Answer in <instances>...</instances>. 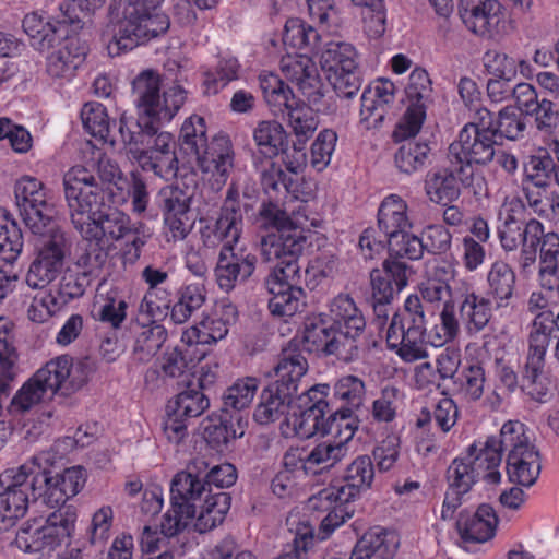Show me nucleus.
<instances>
[{
    "instance_id": "f257e3e1",
    "label": "nucleus",
    "mask_w": 559,
    "mask_h": 559,
    "mask_svg": "<svg viewBox=\"0 0 559 559\" xmlns=\"http://www.w3.org/2000/svg\"><path fill=\"white\" fill-rule=\"evenodd\" d=\"M87 477V471L83 466L74 465L33 483L34 493L41 497L47 504L60 507L46 518H33L23 523L15 537V545L20 550L27 554H50L71 544L76 527L78 509L66 502L84 489Z\"/></svg>"
},
{
    "instance_id": "f03ea898",
    "label": "nucleus",
    "mask_w": 559,
    "mask_h": 559,
    "mask_svg": "<svg viewBox=\"0 0 559 559\" xmlns=\"http://www.w3.org/2000/svg\"><path fill=\"white\" fill-rule=\"evenodd\" d=\"M63 186L72 223L85 240L105 247L132 231L126 213L103 207L100 190L86 167H71L63 176Z\"/></svg>"
},
{
    "instance_id": "7ed1b4c3",
    "label": "nucleus",
    "mask_w": 559,
    "mask_h": 559,
    "mask_svg": "<svg viewBox=\"0 0 559 559\" xmlns=\"http://www.w3.org/2000/svg\"><path fill=\"white\" fill-rule=\"evenodd\" d=\"M366 319L348 294H338L328 304V312L307 318L302 332L305 349L343 360L357 357Z\"/></svg>"
},
{
    "instance_id": "20e7f679",
    "label": "nucleus",
    "mask_w": 559,
    "mask_h": 559,
    "mask_svg": "<svg viewBox=\"0 0 559 559\" xmlns=\"http://www.w3.org/2000/svg\"><path fill=\"white\" fill-rule=\"evenodd\" d=\"M285 46L299 47L317 57L325 79L334 91L353 97L361 86L359 52L347 41L324 40L317 29L299 19L286 22L283 34Z\"/></svg>"
},
{
    "instance_id": "39448f33",
    "label": "nucleus",
    "mask_w": 559,
    "mask_h": 559,
    "mask_svg": "<svg viewBox=\"0 0 559 559\" xmlns=\"http://www.w3.org/2000/svg\"><path fill=\"white\" fill-rule=\"evenodd\" d=\"M255 223L259 229L267 233L262 237L261 252L270 262L296 260L308 240L311 245L316 240L318 247L326 241L325 236L319 231L324 222L314 216L310 217L304 205L288 215L275 203H263Z\"/></svg>"
},
{
    "instance_id": "423d86ee",
    "label": "nucleus",
    "mask_w": 559,
    "mask_h": 559,
    "mask_svg": "<svg viewBox=\"0 0 559 559\" xmlns=\"http://www.w3.org/2000/svg\"><path fill=\"white\" fill-rule=\"evenodd\" d=\"M164 0H128L121 17L111 21L102 39L110 56H119L167 32L169 17L160 11Z\"/></svg>"
},
{
    "instance_id": "0eeeda50",
    "label": "nucleus",
    "mask_w": 559,
    "mask_h": 559,
    "mask_svg": "<svg viewBox=\"0 0 559 559\" xmlns=\"http://www.w3.org/2000/svg\"><path fill=\"white\" fill-rule=\"evenodd\" d=\"M207 463L195 459L188 465L187 471L177 473L170 486V491L177 498L187 502L192 528L199 533H206L221 525L229 509L231 499L229 493L216 490L200 478L206 472Z\"/></svg>"
},
{
    "instance_id": "6e6552de",
    "label": "nucleus",
    "mask_w": 559,
    "mask_h": 559,
    "mask_svg": "<svg viewBox=\"0 0 559 559\" xmlns=\"http://www.w3.org/2000/svg\"><path fill=\"white\" fill-rule=\"evenodd\" d=\"M156 127L134 123V119L123 112L120 116L119 132L128 147L130 158L144 171L169 180L177 175L178 159L176 142L169 132H157Z\"/></svg>"
},
{
    "instance_id": "1a4fd4ad",
    "label": "nucleus",
    "mask_w": 559,
    "mask_h": 559,
    "mask_svg": "<svg viewBox=\"0 0 559 559\" xmlns=\"http://www.w3.org/2000/svg\"><path fill=\"white\" fill-rule=\"evenodd\" d=\"M501 460L497 438L489 437L484 441H475L449 466L450 487L459 491H468L480 477L488 484H499L502 478L499 469Z\"/></svg>"
},
{
    "instance_id": "9d476101",
    "label": "nucleus",
    "mask_w": 559,
    "mask_h": 559,
    "mask_svg": "<svg viewBox=\"0 0 559 559\" xmlns=\"http://www.w3.org/2000/svg\"><path fill=\"white\" fill-rule=\"evenodd\" d=\"M499 450L508 451L507 475L511 483L533 486L542 469L540 454L524 424L519 420L504 423L498 440Z\"/></svg>"
},
{
    "instance_id": "9b49d317",
    "label": "nucleus",
    "mask_w": 559,
    "mask_h": 559,
    "mask_svg": "<svg viewBox=\"0 0 559 559\" xmlns=\"http://www.w3.org/2000/svg\"><path fill=\"white\" fill-rule=\"evenodd\" d=\"M138 96L140 119L134 123L156 127L169 122L186 100V92L179 85H171L160 94V79L154 71L140 73L133 82Z\"/></svg>"
},
{
    "instance_id": "f8f14e48",
    "label": "nucleus",
    "mask_w": 559,
    "mask_h": 559,
    "mask_svg": "<svg viewBox=\"0 0 559 559\" xmlns=\"http://www.w3.org/2000/svg\"><path fill=\"white\" fill-rule=\"evenodd\" d=\"M426 318L420 298L411 295L404 302L403 312L392 317L386 331V344L405 362L427 357L425 346Z\"/></svg>"
},
{
    "instance_id": "ddd939ff",
    "label": "nucleus",
    "mask_w": 559,
    "mask_h": 559,
    "mask_svg": "<svg viewBox=\"0 0 559 559\" xmlns=\"http://www.w3.org/2000/svg\"><path fill=\"white\" fill-rule=\"evenodd\" d=\"M329 384H317L295 397L281 426L282 435L286 438L308 439L317 433L324 436L330 431V417L324 419L329 407Z\"/></svg>"
},
{
    "instance_id": "4468645a",
    "label": "nucleus",
    "mask_w": 559,
    "mask_h": 559,
    "mask_svg": "<svg viewBox=\"0 0 559 559\" xmlns=\"http://www.w3.org/2000/svg\"><path fill=\"white\" fill-rule=\"evenodd\" d=\"M558 313L552 310L537 312L532 322L523 385L530 395L539 401L548 392V381L544 373L545 355L554 332L558 331Z\"/></svg>"
},
{
    "instance_id": "2eb2a0df",
    "label": "nucleus",
    "mask_w": 559,
    "mask_h": 559,
    "mask_svg": "<svg viewBox=\"0 0 559 559\" xmlns=\"http://www.w3.org/2000/svg\"><path fill=\"white\" fill-rule=\"evenodd\" d=\"M492 117L488 109L476 110L473 121L466 123L450 144L451 160L463 165H486L496 154Z\"/></svg>"
},
{
    "instance_id": "dca6fc26",
    "label": "nucleus",
    "mask_w": 559,
    "mask_h": 559,
    "mask_svg": "<svg viewBox=\"0 0 559 559\" xmlns=\"http://www.w3.org/2000/svg\"><path fill=\"white\" fill-rule=\"evenodd\" d=\"M356 429V419L350 416L348 409L331 415L330 431L325 433L331 438L318 443L306 454L301 452V469L307 475H316L335 466L345 457L346 443L353 439Z\"/></svg>"
},
{
    "instance_id": "f3484780",
    "label": "nucleus",
    "mask_w": 559,
    "mask_h": 559,
    "mask_svg": "<svg viewBox=\"0 0 559 559\" xmlns=\"http://www.w3.org/2000/svg\"><path fill=\"white\" fill-rule=\"evenodd\" d=\"M34 235V258L25 274V283L32 289H44L63 272L66 239L58 226Z\"/></svg>"
},
{
    "instance_id": "a211bd4d",
    "label": "nucleus",
    "mask_w": 559,
    "mask_h": 559,
    "mask_svg": "<svg viewBox=\"0 0 559 559\" xmlns=\"http://www.w3.org/2000/svg\"><path fill=\"white\" fill-rule=\"evenodd\" d=\"M14 198L20 216L32 234L57 227L55 207L48 201L45 185L36 177L23 175L14 182Z\"/></svg>"
},
{
    "instance_id": "6ab92c4d",
    "label": "nucleus",
    "mask_w": 559,
    "mask_h": 559,
    "mask_svg": "<svg viewBox=\"0 0 559 559\" xmlns=\"http://www.w3.org/2000/svg\"><path fill=\"white\" fill-rule=\"evenodd\" d=\"M277 264L266 280L271 295L269 308L278 317H292L298 312L304 302V292L293 281L297 272L296 260H277Z\"/></svg>"
},
{
    "instance_id": "aec40b11",
    "label": "nucleus",
    "mask_w": 559,
    "mask_h": 559,
    "mask_svg": "<svg viewBox=\"0 0 559 559\" xmlns=\"http://www.w3.org/2000/svg\"><path fill=\"white\" fill-rule=\"evenodd\" d=\"M296 49L287 52L281 59V72L284 78L294 84L307 102L318 105L324 97V85L317 64L313 62L311 51L299 47L286 46Z\"/></svg>"
},
{
    "instance_id": "412c9836",
    "label": "nucleus",
    "mask_w": 559,
    "mask_h": 559,
    "mask_svg": "<svg viewBox=\"0 0 559 559\" xmlns=\"http://www.w3.org/2000/svg\"><path fill=\"white\" fill-rule=\"evenodd\" d=\"M405 93L407 106L394 130L395 141L413 138L421 129L426 118V104L431 94V81L426 70L416 68L411 72Z\"/></svg>"
},
{
    "instance_id": "4be33fe9",
    "label": "nucleus",
    "mask_w": 559,
    "mask_h": 559,
    "mask_svg": "<svg viewBox=\"0 0 559 559\" xmlns=\"http://www.w3.org/2000/svg\"><path fill=\"white\" fill-rule=\"evenodd\" d=\"M237 317L236 306L221 300L209 312L203 313L198 325H192L182 332L181 341L188 346L216 344L227 336L229 326L236 322Z\"/></svg>"
},
{
    "instance_id": "5701e85b",
    "label": "nucleus",
    "mask_w": 559,
    "mask_h": 559,
    "mask_svg": "<svg viewBox=\"0 0 559 559\" xmlns=\"http://www.w3.org/2000/svg\"><path fill=\"white\" fill-rule=\"evenodd\" d=\"M34 376L49 394H70L87 382L90 371L86 364H73L71 357L61 355L47 361Z\"/></svg>"
},
{
    "instance_id": "b1692460",
    "label": "nucleus",
    "mask_w": 559,
    "mask_h": 559,
    "mask_svg": "<svg viewBox=\"0 0 559 559\" xmlns=\"http://www.w3.org/2000/svg\"><path fill=\"white\" fill-rule=\"evenodd\" d=\"M163 230L167 241H181L194 226L190 211V197L179 188L166 187L160 190Z\"/></svg>"
},
{
    "instance_id": "393cba45",
    "label": "nucleus",
    "mask_w": 559,
    "mask_h": 559,
    "mask_svg": "<svg viewBox=\"0 0 559 559\" xmlns=\"http://www.w3.org/2000/svg\"><path fill=\"white\" fill-rule=\"evenodd\" d=\"M459 14L465 27L478 36L492 37L506 27V9L498 0H461Z\"/></svg>"
},
{
    "instance_id": "a878e982",
    "label": "nucleus",
    "mask_w": 559,
    "mask_h": 559,
    "mask_svg": "<svg viewBox=\"0 0 559 559\" xmlns=\"http://www.w3.org/2000/svg\"><path fill=\"white\" fill-rule=\"evenodd\" d=\"M195 156L204 180L217 189L226 183L235 160L233 144L226 134L215 135Z\"/></svg>"
},
{
    "instance_id": "bb28decb",
    "label": "nucleus",
    "mask_w": 559,
    "mask_h": 559,
    "mask_svg": "<svg viewBox=\"0 0 559 559\" xmlns=\"http://www.w3.org/2000/svg\"><path fill=\"white\" fill-rule=\"evenodd\" d=\"M395 85L389 79H377L364 91L361 95L360 123L366 129H376L381 126L388 107L394 102Z\"/></svg>"
},
{
    "instance_id": "cd10ccee",
    "label": "nucleus",
    "mask_w": 559,
    "mask_h": 559,
    "mask_svg": "<svg viewBox=\"0 0 559 559\" xmlns=\"http://www.w3.org/2000/svg\"><path fill=\"white\" fill-rule=\"evenodd\" d=\"M86 55L87 48L83 43L78 39H69L47 57L46 72L56 84L62 86L75 78Z\"/></svg>"
},
{
    "instance_id": "c85d7f7f",
    "label": "nucleus",
    "mask_w": 559,
    "mask_h": 559,
    "mask_svg": "<svg viewBox=\"0 0 559 559\" xmlns=\"http://www.w3.org/2000/svg\"><path fill=\"white\" fill-rule=\"evenodd\" d=\"M373 480L374 466L371 459L367 455H360L347 465L344 473L345 484L322 489L320 499L328 501L337 498V495L341 493L355 500L362 492L371 488Z\"/></svg>"
},
{
    "instance_id": "c756f323",
    "label": "nucleus",
    "mask_w": 559,
    "mask_h": 559,
    "mask_svg": "<svg viewBox=\"0 0 559 559\" xmlns=\"http://www.w3.org/2000/svg\"><path fill=\"white\" fill-rule=\"evenodd\" d=\"M498 234L501 246L507 251L515 250L520 242L523 243L521 257L523 267H527L535 262L543 236L542 223L531 219L524 230H522V226H498Z\"/></svg>"
},
{
    "instance_id": "7c9ffc66",
    "label": "nucleus",
    "mask_w": 559,
    "mask_h": 559,
    "mask_svg": "<svg viewBox=\"0 0 559 559\" xmlns=\"http://www.w3.org/2000/svg\"><path fill=\"white\" fill-rule=\"evenodd\" d=\"M498 523L493 508L480 504L473 513H460L457 531L464 542L483 544L496 536Z\"/></svg>"
},
{
    "instance_id": "2f4dec72",
    "label": "nucleus",
    "mask_w": 559,
    "mask_h": 559,
    "mask_svg": "<svg viewBox=\"0 0 559 559\" xmlns=\"http://www.w3.org/2000/svg\"><path fill=\"white\" fill-rule=\"evenodd\" d=\"M255 258L245 250L223 248L215 270L221 288L230 290L238 282L247 280L254 271Z\"/></svg>"
},
{
    "instance_id": "473e14b6",
    "label": "nucleus",
    "mask_w": 559,
    "mask_h": 559,
    "mask_svg": "<svg viewBox=\"0 0 559 559\" xmlns=\"http://www.w3.org/2000/svg\"><path fill=\"white\" fill-rule=\"evenodd\" d=\"M322 490L308 499L307 509L311 511L326 512L322 519L318 537L326 539L336 528L343 525L354 515V507L350 504L353 499L345 495H337V498L323 501L320 499Z\"/></svg>"
},
{
    "instance_id": "72a5a7b5",
    "label": "nucleus",
    "mask_w": 559,
    "mask_h": 559,
    "mask_svg": "<svg viewBox=\"0 0 559 559\" xmlns=\"http://www.w3.org/2000/svg\"><path fill=\"white\" fill-rule=\"evenodd\" d=\"M378 226L386 238L413 228L408 204L401 195L391 193L381 201Z\"/></svg>"
},
{
    "instance_id": "f704fd0d",
    "label": "nucleus",
    "mask_w": 559,
    "mask_h": 559,
    "mask_svg": "<svg viewBox=\"0 0 559 559\" xmlns=\"http://www.w3.org/2000/svg\"><path fill=\"white\" fill-rule=\"evenodd\" d=\"M370 277L372 297L378 305L389 304L407 285L406 269L401 262L385 263L383 272L373 270Z\"/></svg>"
},
{
    "instance_id": "c9c22d12",
    "label": "nucleus",
    "mask_w": 559,
    "mask_h": 559,
    "mask_svg": "<svg viewBox=\"0 0 559 559\" xmlns=\"http://www.w3.org/2000/svg\"><path fill=\"white\" fill-rule=\"evenodd\" d=\"M301 451L289 449L283 459V468L272 480V492L280 499H293L299 495L300 478L307 475L300 467Z\"/></svg>"
},
{
    "instance_id": "e433bc0d",
    "label": "nucleus",
    "mask_w": 559,
    "mask_h": 559,
    "mask_svg": "<svg viewBox=\"0 0 559 559\" xmlns=\"http://www.w3.org/2000/svg\"><path fill=\"white\" fill-rule=\"evenodd\" d=\"M94 317L112 328H119L127 317V301L123 293L116 286H103L97 289L94 302Z\"/></svg>"
},
{
    "instance_id": "4c0bfd02",
    "label": "nucleus",
    "mask_w": 559,
    "mask_h": 559,
    "mask_svg": "<svg viewBox=\"0 0 559 559\" xmlns=\"http://www.w3.org/2000/svg\"><path fill=\"white\" fill-rule=\"evenodd\" d=\"M238 195V191L230 187L219 217L215 223L218 228V235H221L224 241L223 248H235L242 233L243 216Z\"/></svg>"
},
{
    "instance_id": "58836bf2",
    "label": "nucleus",
    "mask_w": 559,
    "mask_h": 559,
    "mask_svg": "<svg viewBox=\"0 0 559 559\" xmlns=\"http://www.w3.org/2000/svg\"><path fill=\"white\" fill-rule=\"evenodd\" d=\"M307 370L308 362L301 353L284 350L274 369L276 380L273 385L294 397L297 393L299 381Z\"/></svg>"
},
{
    "instance_id": "ea45409f",
    "label": "nucleus",
    "mask_w": 559,
    "mask_h": 559,
    "mask_svg": "<svg viewBox=\"0 0 559 559\" xmlns=\"http://www.w3.org/2000/svg\"><path fill=\"white\" fill-rule=\"evenodd\" d=\"M323 107V99L318 105L309 102L305 104L296 99L295 104H290L284 109L287 111L288 126L299 143L306 144L313 135L319 126L317 114Z\"/></svg>"
},
{
    "instance_id": "a19ab883",
    "label": "nucleus",
    "mask_w": 559,
    "mask_h": 559,
    "mask_svg": "<svg viewBox=\"0 0 559 559\" xmlns=\"http://www.w3.org/2000/svg\"><path fill=\"white\" fill-rule=\"evenodd\" d=\"M105 0H63L51 19L58 26V31L69 25L73 31L82 28L86 19H90L97 10L103 8Z\"/></svg>"
},
{
    "instance_id": "79ce46f5",
    "label": "nucleus",
    "mask_w": 559,
    "mask_h": 559,
    "mask_svg": "<svg viewBox=\"0 0 559 559\" xmlns=\"http://www.w3.org/2000/svg\"><path fill=\"white\" fill-rule=\"evenodd\" d=\"M17 353L13 345V323L0 316V394L5 393L16 376Z\"/></svg>"
},
{
    "instance_id": "37998d69",
    "label": "nucleus",
    "mask_w": 559,
    "mask_h": 559,
    "mask_svg": "<svg viewBox=\"0 0 559 559\" xmlns=\"http://www.w3.org/2000/svg\"><path fill=\"white\" fill-rule=\"evenodd\" d=\"M460 317L469 333L481 331L491 318V301L473 290L461 296Z\"/></svg>"
},
{
    "instance_id": "c03bdc74",
    "label": "nucleus",
    "mask_w": 559,
    "mask_h": 559,
    "mask_svg": "<svg viewBox=\"0 0 559 559\" xmlns=\"http://www.w3.org/2000/svg\"><path fill=\"white\" fill-rule=\"evenodd\" d=\"M294 400L292 395L270 385L262 391L253 418L260 425L272 424L292 408Z\"/></svg>"
},
{
    "instance_id": "a18cd8bd",
    "label": "nucleus",
    "mask_w": 559,
    "mask_h": 559,
    "mask_svg": "<svg viewBox=\"0 0 559 559\" xmlns=\"http://www.w3.org/2000/svg\"><path fill=\"white\" fill-rule=\"evenodd\" d=\"M253 140L259 152L270 158L280 155L287 146V133L276 120L260 121L253 130Z\"/></svg>"
},
{
    "instance_id": "49530a36",
    "label": "nucleus",
    "mask_w": 559,
    "mask_h": 559,
    "mask_svg": "<svg viewBox=\"0 0 559 559\" xmlns=\"http://www.w3.org/2000/svg\"><path fill=\"white\" fill-rule=\"evenodd\" d=\"M426 194L431 202L447 205L460 195V186L455 176L447 170L430 171L425 180Z\"/></svg>"
},
{
    "instance_id": "de8ad7c7",
    "label": "nucleus",
    "mask_w": 559,
    "mask_h": 559,
    "mask_svg": "<svg viewBox=\"0 0 559 559\" xmlns=\"http://www.w3.org/2000/svg\"><path fill=\"white\" fill-rule=\"evenodd\" d=\"M24 246L23 235L17 223L0 207V259L8 263L15 262Z\"/></svg>"
},
{
    "instance_id": "09e8293b",
    "label": "nucleus",
    "mask_w": 559,
    "mask_h": 559,
    "mask_svg": "<svg viewBox=\"0 0 559 559\" xmlns=\"http://www.w3.org/2000/svg\"><path fill=\"white\" fill-rule=\"evenodd\" d=\"M359 542L373 559H392L400 546L399 535L380 526L370 528Z\"/></svg>"
},
{
    "instance_id": "8fccbe9b",
    "label": "nucleus",
    "mask_w": 559,
    "mask_h": 559,
    "mask_svg": "<svg viewBox=\"0 0 559 559\" xmlns=\"http://www.w3.org/2000/svg\"><path fill=\"white\" fill-rule=\"evenodd\" d=\"M73 447L70 438L56 441L48 450L38 452L24 464L28 465L33 475V483L40 477L52 475L50 468L57 465Z\"/></svg>"
},
{
    "instance_id": "3c124183",
    "label": "nucleus",
    "mask_w": 559,
    "mask_h": 559,
    "mask_svg": "<svg viewBox=\"0 0 559 559\" xmlns=\"http://www.w3.org/2000/svg\"><path fill=\"white\" fill-rule=\"evenodd\" d=\"M81 119L86 132L105 143L114 144L110 123L105 106L97 102L86 103L81 110Z\"/></svg>"
},
{
    "instance_id": "603ef678",
    "label": "nucleus",
    "mask_w": 559,
    "mask_h": 559,
    "mask_svg": "<svg viewBox=\"0 0 559 559\" xmlns=\"http://www.w3.org/2000/svg\"><path fill=\"white\" fill-rule=\"evenodd\" d=\"M540 266L539 275L543 287L552 289V276L559 269V235L555 233L545 234L540 238Z\"/></svg>"
},
{
    "instance_id": "864d4df0",
    "label": "nucleus",
    "mask_w": 559,
    "mask_h": 559,
    "mask_svg": "<svg viewBox=\"0 0 559 559\" xmlns=\"http://www.w3.org/2000/svg\"><path fill=\"white\" fill-rule=\"evenodd\" d=\"M62 301L57 298L52 288L35 294L27 308V319L36 324L48 322L62 310Z\"/></svg>"
},
{
    "instance_id": "5fc2aeb1",
    "label": "nucleus",
    "mask_w": 559,
    "mask_h": 559,
    "mask_svg": "<svg viewBox=\"0 0 559 559\" xmlns=\"http://www.w3.org/2000/svg\"><path fill=\"white\" fill-rule=\"evenodd\" d=\"M487 282L498 306H502V302L512 296L515 274L508 263L496 261L490 265Z\"/></svg>"
},
{
    "instance_id": "6e6d98bb",
    "label": "nucleus",
    "mask_w": 559,
    "mask_h": 559,
    "mask_svg": "<svg viewBox=\"0 0 559 559\" xmlns=\"http://www.w3.org/2000/svg\"><path fill=\"white\" fill-rule=\"evenodd\" d=\"M187 419L202 415L210 406L205 394L197 388H187L179 392L167 405Z\"/></svg>"
},
{
    "instance_id": "4d7b16f0",
    "label": "nucleus",
    "mask_w": 559,
    "mask_h": 559,
    "mask_svg": "<svg viewBox=\"0 0 559 559\" xmlns=\"http://www.w3.org/2000/svg\"><path fill=\"white\" fill-rule=\"evenodd\" d=\"M170 495V508L163 515L160 523L162 535L165 537H173L189 527L192 528V520L187 502L175 497L171 491Z\"/></svg>"
},
{
    "instance_id": "13d9d810",
    "label": "nucleus",
    "mask_w": 559,
    "mask_h": 559,
    "mask_svg": "<svg viewBox=\"0 0 559 559\" xmlns=\"http://www.w3.org/2000/svg\"><path fill=\"white\" fill-rule=\"evenodd\" d=\"M239 62L234 57L222 58L216 68L204 73L203 88L206 94H217L239 75Z\"/></svg>"
},
{
    "instance_id": "bf43d9fd",
    "label": "nucleus",
    "mask_w": 559,
    "mask_h": 559,
    "mask_svg": "<svg viewBox=\"0 0 559 559\" xmlns=\"http://www.w3.org/2000/svg\"><path fill=\"white\" fill-rule=\"evenodd\" d=\"M259 388L254 377L237 379L223 395L224 406L236 411L247 408L252 403Z\"/></svg>"
},
{
    "instance_id": "052dcab7",
    "label": "nucleus",
    "mask_w": 559,
    "mask_h": 559,
    "mask_svg": "<svg viewBox=\"0 0 559 559\" xmlns=\"http://www.w3.org/2000/svg\"><path fill=\"white\" fill-rule=\"evenodd\" d=\"M29 489L33 490V475L28 465L10 467L0 474V496L22 495L28 497Z\"/></svg>"
},
{
    "instance_id": "680f3d73",
    "label": "nucleus",
    "mask_w": 559,
    "mask_h": 559,
    "mask_svg": "<svg viewBox=\"0 0 559 559\" xmlns=\"http://www.w3.org/2000/svg\"><path fill=\"white\" fill-rule=\"evenodd\" d=\"M206 124L203 117L192 115L187 118L180 130V141L183 150L190 151L194 155L205 148L207 144Z\"/></svg>"
},
{
    "instance_id": "e2e57ef3",
    "label": "nucleus",
    "mask_w": 559,
    "mask_h": 559,
    "mask_svg": "<svg viewBox=\"0 0 559 559\" xmlns=\"http://www.w3.org/2000/svg\"><path fill=\"white\" fill-rule=\"evenodd\" d=\"M428 153L429 147L426 143L409 141L400 146L394 162L402 173L413 174L425 165Z\"/></svg>"
},
{
    "instance_id": "0e129e2a",
    "label": "nucleus",
    "mask_w": 559,
    "mask_h": 559,
    "mask_svg": "<svg viewBox=\"0 0 559 559\" xmlns=\"http://www.w3.org/2000/svg\"><path fill=\"white\" fill-rule=\"evenodd\" d=\"M247 428V420L240 415L231 416L229 420H224L219 425L207 426L205 428V438L214 447L227 444L229 441L241 438Z\"/></svg>"
},
{
    "instance_id": "69168bd1",
    "label": "nucleus",
    "mask_w": 559,
    "mask_h": 559,
    "mask_svg": "<svg viewBox=\"0 0 559 559\" xmlns=\"http://www.w3.org/2000/svg\"><path fill=\"white\" fill-rule=\"evenodd\" d=\"M556 171L552 158L544 150L531 155L524 164L526 179L536 187L547 186L551 177L555 178Z\"/></svg>"
},
{
    "instance_id": "338daca9",
    "label": "nucleus",
    "mask_w": 559,
    "mask_h": 559,
    "mask_svg": "<svg viewBox=\"0 0 559 559\" xmlns=\"http://www.w3.org/2000/svg\"><path fill=\"white\" fill-rule=\"evenodd\" d=\"M49 394L33 374L13 395L9 411L11 413H24L39 404Z\"/></svg>"
},
{
    "instance_id": "774afa93",
    "label": "nucleus",
    "mask_w": 559,
    "mask_h": 559,
    "mask_svg": "<svg viewBox=\"0 0 559 559\" xmlns=\"http://www.w3.org/2000/svg\"><path fill=\"white\" fill-rule=\"evenodd\" d=\"M337 134L331 129L319 132L311 145L310 164L317 171H323L331 163L336 147Z\"/></svg>"
}]
</instances>
